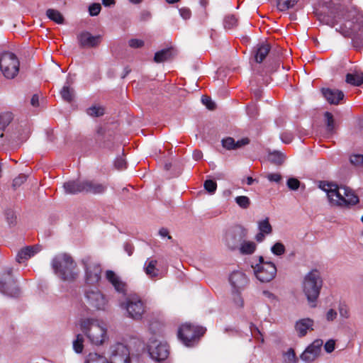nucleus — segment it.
Segmentation results:
<instances>
[{"label": "nucleus", "mask_w": 363, "mask_h": 363, "mask_svg": "<svg viewBox=\"0 0 363 363\" xmlns=\"http://www.w3.org/2000/svg\"><path fill=\"white\" fill-rule=\"evenodd\" d=\"M39 251L38 246H27L22 248L17 254L16 259L18 263H22L34 256Z\"/></svg>", "instance_id": "393cba45"}, {"label": "nucleus", "mask_w": 363, "mask_h": 363, "mask_svg": "<svg viewBox=\"0 0 363 363\" xmlns=\"http://www.w3.org/2000/svg\"><path fill=\"white\" fill-rule=\"evenodd\" d=\"M12 269L8 268L0 277V291L9 296H18L20 289L11 276Z\"/></svg>", "instance_id": "f8f14e48"}, {"label": "nucleus", "mask_w": 363, "mask_h": 363, "mask_svg": "<svg viewBox=\"0 0 363 363\" xmlns=\"http://www.w3.org/2000/svg\"><path fill=\"white\" fill-rule=\"evenodd\" d=\"M267 159L276 165H281L284 161V155L280 152L274 151L268 155Z\"/></svg>", "instance_id": "72a5a7b5"}, {"label": "nucleus", "mask_w": 363, "mask_h": 363, "mask_svg": "<svg viewBox=\"0 0 363 363\" xmlns=\"http://www.w3.org/2000/svg\"><path fill=\"white\" fill-rule=\"evenodd\" d=\"M60 95L64 101L70 103L74 99V91L69 85L65 84L60 91Z\"/></svg>", "instance_id": "7c9ffc66"}, {"label": "nucleus", "mask_w": 363, "mask_h": 363, "mask_svg": "<svg viewBox=\"0 0 363 363\" xmlns=\"http://www.w3.org/2000/svg\"><path fill=\"white\" fill-rule=\"evenodd\" d=\"M0 69L7 79H13L19 71V61L12 52H4L0 56Z\"/></svg>", "instance_id": "6e6552de"}, {"label": "nucleus", "mask_w": 363, "mask_h": 363, "mask_svg": "<svg viewBox=\"0 0 363 363\" xmlns=\"http://www.w3.org/2000/svg\"><path fill=\"white\" fill-rule=\"evenodd\" d=\"M55 274L63 281H73L77 277V264L67 254L56 255L51 262Z\"/></svg>", "instance_id": "20e7f679"}, {"label": "nucleus", "mask_w": 363, "mask_h": 363, "mask_svg": "<svg viewBox=\"0 0 363 363\" xmlns=\"http://www.w3.org/2000/svg\"><path fill=\"white\" fill-rule=\"evenodd\" d=\"M313 320L311 318H303L298 320L295 325V330L299 337H303L307 334L308 330H312Z\"/></svg>", "instance_id": "b1692460"}, {"label": "nucleus", "mask_w": 363, "mask_h": 363, "mask_svg": "<svg viewBox=\"0 0 363 363\" xmlns=\"http://www.w3.org/2000/svg\"><path fill=\"white\" fill-rule=\"evenodd\" d=\"M238 26V18L235 16L230 14L223 19V26L226 30H230Z\"/></svg>", "instance_id": "c9c22d12"}, {"label": "nucleus", "mask_w": 363, "mask_h": 363, "mask_svg": "<svg viewBox=\"0 0 363 363\" xmlns=\"http://www.w3.org/2000/svg\"><path fill=\"white\" fill-rule=\"evenodd\" d=\"M323 285L320 273L317 269H312L306 274L303 281V291L312 307L315 306V302L319 296Z\"/></svg>", "instance_id": "39448f33"}, {"label": "nucleus", "mask_w": 363, "mask_h": 363, "mask_svg": "<svg viewBox=\"0 0 363 363\" xmlns=\"http://www.w3.org/2000/svg\"><path fill=\"white\" fill-rule=\"evenodd\" d=\"M229 281L233 287V291L242 290L248 284V279L244 272L234 271L229 277Z\"/></svg>", "instance_id": "6ab92c4d"}, {"label": "nucleus", "mask_w": 363, "mask_h": 363, "mask_svg": "<svg viewBox=\"0 0 363 363\" xmlns=\"http://www.w3.org/2000/svg\"><path fill=\"white\" fill-rule=\"evenodd\" d=\"M325 118L326 121L327 130L328 132L332 133L335 128V121L333 118V116L330 112H325Z\"/></svg>", "instance_id": "37998d69"}, {"label": "nucleus", "mask_w": 363, "mask_h": 363, "mask_svg": "<svg viewBox=\"0 0 363 363\" xmlns=\"http://www.w3.org/2000/svg\"><path fill=\"white\" fill-rule=\"evenodd\" d=\"M89 116L92 117H99L104 114V108L101 106H93L86 110Z\"/></svg>", "instance_id": "58836bf2"}, {"label": "nucleus", "mask_w": 363, "mask_h": 363, "mask_svg": "<svg viewBox=\"0 0 363 363\" xmlns=\"http://www.w3.org/2000/svg\"><path fill=\"white\" fill-rule=\"evenodd\" d=\"M298 0H277V8L279 11H286L294 7Z\"/></svg>", "instance_id": "e433bc0d"}, {"label": "nucleus", "mask_w": 363, "mask_h": 363, "mask_svg": "<svg viewBox=\"0 0 363 363\" xmlns=\"http://www.w3.org/2000/svg\"><path fill=\"white\" fill-rule=\"evenodd\" d=\"M106 278L113 285L116 291L118 293H124L125 291V283L113 271L107 270L106 272Z\"/></svg>", "instance_id": "412c9836"}, {"label": "nucleus", "mask_w": 363, "mask_h": 363, "mask_svg": "<svg viewBox=\"0 0 363 363\" xmlns=\"http://www.w3.org/2000/svg\"><path fill=\"white\" fill-rule=\"evenodd\" d=\"M247 230L242 225H235L225 233V242L227 247L235 250L239 247L242 241L247 237Z\"/></svg>", "instance_id": "9b49d317"}, {"label": "nucleus", "mask_w": 363, "mask_h": 363, "mask_svg": "<svg viewBox=\"0 0 363 363\" xmlns=\"http://www.w3.org/2000/svg\"><path fill=\"white\" fill-rule=\"evenodd\" d=\"M174 54V50L173 48L161 50L155 54L154 61L157 63L163 62L166 60H170Z\"/></svg>", "instance_id": "cd10ccee"}, {"label": "nucleus", "mask_w": 363, "mask_h": 363, "mask_svg": "<svg viewBox=\"0 0 363 363\" xmlns=\"http://www.w3.org/2000/svg\"><path fill=\"white\" fill-rule=\"evenodd\" d=\"M300 182L296 178H290L286 182L288 188L293 191L297 190L300 186Z\"/></svg>", "instance_id": "8fccbe9b"}, {"label": "nucleus", "mask_w": 363, "mask_h": 363, "mask_svg": "<svg viewBox=\"0 0 363 363\" xmlns=\"http://www.w3.org/2000/svg\"><path fill=\"white\" fill-rule=\"evenodd\" d=\"M101 9V6L100 4L94 3L89 6V12L90 16H97Z\"/></svg>", "instance_id": "3c124183"}, {"label": "nucleus", "mask_w": 363, "mask_h": 363, "mask_svg": "<svg viewBox=\"0 0 363 363\" xmlns=\"http://www.w3.org/2000/svg\"><path fill=\"white\" fill-rule=\"evenodd\" d=\"M339 313L341 317L344 318H349V309L345 305H340Z\"/></svg>", "instance_id": "13d9d810"}, {"label": "nucleus", "mask_w": 363, "mask_h": 363, "mask_svg": "<svg viewBox=\"0 0 363 363\" xmlns=\"http://www.w3.org/2000/svg\"><path fill=\"white\" fill-rule=\"evenodd\" d=\"M6 218L9 224H13L15 222L16 216L12 210L8 209L5 211Z\"/></svg>", "instance_id": "5fc2aeb1"}, {"label": "nucleus", "mask_w": 363, "mask_h": 363, "mask_svg": "<svg viewBox=\"0 0 363 363\" xmlns=\"http://www.w3.org/2000/svg\"><path fill=\"white\" fill-rule=\"evenodd\" d=\"M82 264L85 271L86 281L89 284H96L101 279V267L100 264L91 256L82 259Z\"/></svg>", "instance_id": "1a4fd4ad"}, {"label": "nucleus", "mask_w": 363, "mask_h": 363, "mask_svg": "<svg viewBox=\"0 0 363 363\" xmlns=\"http://www.w3.org/2000/svg\"><path fill=\"white\" fill-rule=\"evenodd\" d=\"M204 189L211 194H214L217 189V184L216 182L208 179L204 182Z\"/></svg>", "instance_id": "a18cd8bd"}, {"label": "nucleus", "mask_w": 363, "mask_h": 363, "mask_svg": "<svg viewBox=\"0 0 363 363\" xmlns=\"http://www.w3.org/2000/svg\"><path fill=\"white\" fill-rule=\"evenodd\" d=\"M149 354L152 359L156 361H163L169 355V349L166 343L152 342L148 346Z\"/></svg>", "instance_id": "2eb2a0df"}, {"label": "nucleus", "mask_w": 363, "mask_h": 363, "mask_svg": "<svg viewBox=\"0 0 363 363\" xmlns=\"http://www.w3.org/2000/svg\"><path fill=\"white\" fill-rule=\"evenodd\" d=\"M84 337L82 334H78L75 340L73 342V348L77 353H81L84 349Z\"/></svg>", "instance_id": "ea45409f"}, {"label": "nucleus", "mask_w": 363, "mask_h": 363, "mask_svg": "<svg viewBox=\"0 0 363 363\" xmlns=\"http://www.w3.org/2000/svg\"><path fill=\"white\" fill-rule=\"evenodd\" d=\"M350 162L356 167L363 166V155L355 154L350 156Z\"/></svg>", "instance_id": "c03bdc74"}, {"label": "nucleus", "mask_w": 363, "mask_h": 363, "mask_svg": "<svg viewBox=\"0 0 363 363\" xmlns=\"http://www.w3.org/2000/svg\"><path fill=\"white\" fill-rule=\"evenodd\" d=\"M46 15L48 18L56 23L62 24L64 23V17L57 10L49 9L46 11Z\"/></svg>", "instance_id": "2f4dec72"}, {"label": "nucleus", "mask_w": 363, "mask_h": 363, "mask_svg": "<svg viewBox=\"0 0 363 363\" xmlns=\"http://www.w3.org/2000/svg\"><path fill=\"white\" fill-rule=\"evenodd\" d=\"M202 102L203 104H205L206 106V107L210 109V110H213L215 108V104L214 102H213L211 99L210 97L208 96H203L202 97Z\"/></svg>", "instance_id": "4d7b16f0"}, {"label": "nucleus", "mask_w": 363, "mask_h": 363, "mask_svg": "<svg viewBox=\"0 0 363 363\" xmlns=\"http://www.w3.org/2000/svg\"><path fill=\"white\" fill-rule=\"evenodd\" d=\"M270 51V45L267 43H260L254 49L255 59L258 63H261Z\"/></svg>", "instance_id": "bb28decb"}, {"label": "nucleus", "mask_w": 363, "mask_h": 363, "mask_svg": "<svg viewBox=\"0 0 363 363\" xmlns=\"http://www.w3.org/2000/svg\"><path fill=\"white\" fill-rule=\"evenodd\" d=\"M322 340H315L301 354V359L307 363L313 362L320 354L323 345Z\"/></svg>", "instance_id": "f3484780"}, {"label": "nucleus", "mask_w": 363, "mask_h": 363, "mask_svg": "<svg viewBox=\"0 0 363 363\" xmlns=\"http://www.w3.org/2000/svg\"><path fill=\"white\" fill-rule=\"evenodd\" d=\"M156 259H147L144 264V271L147 276L151 279L157 278L160 275V269L157 267Z\"/></svg>", "instance_id": "a878e982"}, {"label": "nucleus", "mask_w": 363, "mask_h": 363, "mask_svg": "<svg viewBox=\"0 0 363 363\" xmlns=\"http://www.w3.org/2000/svg\"><path fill=\"white\" fill-rule=\"evenodd\" d=\"M335 341L333 340H329L324 345L325 350L328 353H331L335 350Z\"/></svg>", "instance_id": "bf43d9fd"}, {"label": "nucleus", "mask_w": 363, "mask_h": 363, "mask_svg": "<svg viewBox=\"0 0 363 363\" xmlns=\"http://www.w3.org/2000/svg\"><path fill=\"white\" fill-rule=\"evenodd\" d=\"M315 15L322 23L335 28L345 37L351 38L356 49L363 48V13L346 11L341 5L324 0Z\"/></svg>", "instance_id": "f257e3e1"}, {"label": "nucleus", "mask_w": 363, "mask_h": 363, "mask_svg": "<svg viewBox=\"0 0 363 363\" xmlns=\"http://www.w3.org/2000/svg\"><path fill=\"white\" fill-rule=\"evenodd\" d=\"M39 99H40V96L38 94H33L30 99V104L33 107H38L40 105Z\"/></svg>", "instance_id": "0e129e2a"}, {"label": "nucleus", "mask_w": 363, "mask_h": 363, "mask_svg": "<svg viewBox=\"0 0 363 363\" xmlns=\"http://www.w3.org/2000/svg\"><path fill=\"white\" fill-rule=\"evenodd\" d=\"M63 188L66 194H77L84 193V180H70L65 182Z\"/></svg>", "instance_id": "5701e85b"}, {"label": "nucleus", "mask_w": 363, "mask_h": 363, "mask_svg": "<svg viewBox=\"0 0 363 363\" xmlns=\"http://www.w3.org/2000/svg\"><path fill=\"white\" fill-rule=\"evenodd\" d=\"M77 39L81 48H91L97 47L101 43L102 36L93 35L88 31H82L77 35Z\"/></svg>", "instance_id": "dca6fc26"}, {"label": "nucleus", "mask_w": 363, "mask_h": 363, "mask_svg": "<svg viewBox=\"0 0 363 363\" xmlns=\"http://www.w3.org/2000/svg\"><path fill=\"white\" fill-rule=\"evenodd\" d=\"M179 13L181 16L185 20L190 18L191 15L190 9L186 7L180 9Z\"/></svg>", "instance_id": "680f3d73"}, {"label": "nucleus", "mask_w": 363, "mask_h": 363, "mask_svg": "<svg viewBox=\"0 0 363 363\" xmlns=\"http://www.w3.org/2000/svg\"><path fill=\"white\" fill-rule=\"evenodd\" d=\"M115 167L118 170H123L126 168V162L122 157H118L114 162Z\"/></svg>", "instance_id": "603ef678"}, {"label": "nucleus", "mask_w": 363, "mask_h": 363, "mask_svg": "<svg viewBox=\"0 0 363 363\" xmlns=\"http://www.w3.org/2000/svg\"><path fill=\"white\" fill-rule=\"evenodd\" d=\"M321 91L324 98L330 104L337 105L344 98L343 92L338 89L323 88Z\"/></svg>", "instance_id": "aec40b11"}, {"label": "nucleus", "mask_w": 363, "mask_h": 363, "mask_svg": "<svg viewBox=\"0 0 363 363\" xmlns=\"http://www.w3.org/2000/svg\"><path fill=\"white\" fill-rule=\"evenodd\" d=\"M337 317V312L333 309H330L326 313V318L328 321H333Z\"/></svg>", "instance_id": "69168bd1"}, {"label": "nucleus", "mask_w": 363, "mask_h": 363, "mask_svg": "<svg viewBox=\"0 0 363 363\" xmlns=\"http://www.w3.org/2000/svg\"><path fill=\"white\" fill-rule=\"evenodd\" d=\"M109 363H130V351L126 345L116 342L110 347Z\"/></svg>", "instance_id": "ddd939ff"}, {"label": "nucleus", "mask_w": 363, "mask_h": 363, "mask_svg": "<svg viewBox=\"0 0 363 363\" xmlns=\"http://www.w3.org/2000/svg\"><path fill=\"white\" fill-rule=\"evenodd\" d=\"M221 143L223 147L226 150H237L248 145L250 143V139L247 138H244L241 140L235 141L234 138L231 137H227L222 140Z\"/></svg>", "instance_id": "4be33fe9"}, {"label": "nucleus", "mask_w": 363, "mask_h": 363, "mask_svg": "<svg viewBox=\"0 0 363 363\" xmlns=\"http://www.w3.org/2000/svg\"><path fill=\"white\" fill-rule=\"evenodd\" d=\"M267 178L270 182L279 183L281 180V175L278 173H271L267 176Z\"/></svg>", "instance_id": "052dcab7"}, {"label": "nucleus", "mask_w": 363, "mask_h": 363, "mask_svg": "<svg viewBox=\"0 0 363 363\" xmlns=\"http://www.w3.org/2000/svg\"><path fill=\"white\" fill-rule=\"evenodd\" d=\"M256 277L261 282H269L272 281L277 274V267L271 262H266L262 265L257 264L254 268Z\"/></svg>", "instance_id": "4468645a"}, {"label": "nucleus", "mask_w": 363, "mask_h": 363, "mask_svg": "<svg viewBox=\"0 0 363 363\" xmlns=\"http://www.w3.org/2000/svg\"><path fill=\"white\" fill-rule=\"evenodd\" d=\"M240 291H233V300H234V302L235 303L239 306V307H242L243 306V300L242 298H241L240 295Z\"/></svg>", "instance_id": "864d4df0"}, {"label": "nucleus", "mask_w": 363, "mask_h": 363, "mask_svg": "<svg viewBox=\"0 0 363 363\" xmlns=\"http://www.w3.org/2000/svg\"><path fill=\"white\" fill-rule=\"evenodd\" d=\"M124 250L128 253L129 256H131L134 251V247L129 242H125L123 245Z\"/></svg>", "instance_id": "338daca9"}, {"label": "nucleus", "mask_w": 363, "mask_h": 363, "mask_svg": "<svg viewBox=\"0 0 363 363\" xmlns=\"http://www.w3.org/2000/svg\"><path fill=\"white\" fill-rule=\"evenodd\" d=\"M236 203L242 208L247 209L250 206V199L246 196H239L235 197Z\"/></svg>", "instance_id": "a19ab883"}, {"label": "nucleus", "mask_w": 363, "mask_h": 363, "mask_svg": "<svg viewBox=\"0 0 363 363\" xmlns=\"http://www.w3.org/2000/svg\"><path fill=\"white\" fill-rule=\"evenodd\" d=\"M13 120V113L5 112L0 115V130L3 131Z\"/></svg>", "instance_id": "f704fd0d"}, {"label": "nucleus", "mask_w": 363, "mask_h": 363, "mask_svg": "<svg viewBox=\"0 0 363 363\" xmlns=\"http://www.w3.org/2000/svg\"><path fill=\"white\" fill-rule=\"evenodd\" d=\"M79 325L82 332L92 345H102L108 340L107 328L97 319H82Z\"/></svg>", "instance_id": "7ed1b4c3"}, {"label": "nucleus", "mask_w": 363, "mask_h": 363, "mask_svg": "<svg viewBox=\"0 0 363 363\" xmlns=\"http://www.w3.org/2000/svg\"><path fill=\"white\" fill-rule=\"evenodd\" d=\"M84 193L90 194H103L107 189L108 185L105 182H99L96 180H84Z\"/></svg>", "instance_id": "a211bd4d"}, {"label": "nucleus", "mask_w": 363, "mask_h": 363, "mask_svg": "<svg viewBox=\"0 0 363 363\" xmlns=\"http://www.w3.org/2000/svg\"><path fill=\"white\" fill-rule=\"evenodd\" d=\"M128 44L131 48H139L144 45V42L142 40L131 39L129 40Z\"/></svg>", "instance_id": "6e6d98bb"}, {"label": "nucleus", "mask_w": 363, "mask_h": 363, "mask_svg": "<svg viewBox=\"0 0 363 363\" xmlns=\"http://www.w3.org/2000/svg\"><path fill=\"white\" fill-rule=\"evenodd\" d=\"M284 355L290 363H297L298 358L296 355L295 351L293 348H289Z\"/></svg>", "instance_id": "49530a36"}, {"label": "nucleus", "mask_w": 363, "mask_h": 363, "mask_svg": "<svg viewBox=\"0 0 363 363\" xmlns=\"http://www.w3.org/2000/svg\"><path fill=\"white\" fill-rule=\"evenodd\" d=\"M121 306L126 310L128 317L136 320H140L145 312L144 302L136 295L129 296Z\"/></svg>", "instance_id": "9d476101"}, {"label": "nucleus", "mask_w": 363, "mask_h": 363, "mask_svg": "<svg viewBox=\"0 0 363 363\" xmlns=\"http://www.w3.org/2000/svg\"><path fill=\"white\" fill-rule=\"evenodd\" d=\"M271 251L274 255L280 256L284 254L286 249L281 242H277L271 247Z\"/></svg>", "instance_id": "79ce46f5"}, {"label": "nucleus", "mask_w": 363, "mask_h": 363, "mask_svg": "<svg viewBox=\"0 0 363 363\" xmlns=\"http://www.w3.org/2000/svg\"><path fill=\"white\" fill-rule=\"evenodd\" d=\"M258 227L260 232L269 235L272 232V227L269 222V218H267L258 223Z\"/></svg>", "instance_id": "4c0bfd02"}, {"label": "nucleus", "mask_w": 363, "mask_h": 363, "mask_svg": "<svg viewBox=\"0 0 363 363\" xmlns=\"http://www.w3.org/2000/svg\"><path fill=\"white\" fill-rule=\"evenodd\" d=\"M27 179V176L26 174H19L13 180V187L16 189L21 186Z\"/></svg>", "instance_id": "09e8293b"}, {"label": "nucleus", "mask_w": 363, "mask_h": 363, "mask_svg": "<svg viewBox=\"0 0 363 363\" xmlns=\"http://www.w3.org/2000/svg\"><path fill=\"white\" fill-rule=\"evenodd\" d=\"M281 139L284 143H290L293 140V135L290 133H282Z\"/></svg>", "instance_id": "e2e57ef3"}, {"label": "nucleus", "mask_w": 363, "mask_h": 363, "mask_svg": "<svg viewBox=\"0 0 363 363\" xmlns=\"http://www.w3.org/2000/svg\"><path fill=\"white\" fill-rule=\"evenodd\" d=\"M319 188L326 192L330 204L341 208H350L359 203V197L347 186L333 182H320Z\"/></svg>", "instance_id": "f03ea898"}, {"label": "nucleus", "mask_w": 363, "mask_h": 363, "mask_svg": "<svg viewBox=\"0 0 363 363\" xmlns=\"http://www.w3.org/2000/svg\"><path fill=\"white\" fill-rule=\"evenodd\" d=\"M346 82L353 86H361L363 84V72L354 71L346 75Z\"/></svg>", "instance_id": "c85d7f7f"}, {"label": "nucleus", "mask_w": 363, "mask_h": 363, "mask_svg": "<svg viewBox=\"0 0 363 363\" xmlns=\"http://www.w3.org/2000/svg\"><path fill=\"white\" fill-rule=\"evenodd\" d=\"M250 330H251L252 335H253V337L255 339L259 340L262 343L264 342V340L263 335L256 325L252 324L250 326Z\"/></svg>", "instance_id": "de8ad7c7"}, {"label": "nucleus", "mask_w": 363, "mask_h": 363, "mask_svg": "<svg viewBox=\"0 0 363 363\" xmlns=\"http://www.w3.org/2000/svg\"><path fill=\"white\" fill-rule=\"evenodd\" d=\"M84 301L90 308L106 311L108 306L106 296L96 286H88L84 289Z\"/></svg>", "instance_id": "423d86ee"}, {"label": "nucleus", "mask_w": 363, "mask_h": 363, "mask_svg": "<svg viewBox=\"0 0 363 363\" xmlns=\"http://www.w3.org/2000/svg\"><path fill=\"white\" fill-rule=\"evenodd\" d=\"M86 363H109L104 355L92 352L89 353L86 359Z\"/></svg>", "instance_id": "473e14b6"}, {"label": "nucleus", "mask_w": 363, "mask_h": 363, "mask_svg": "<svg viewBox=\"0 0 363 363\" xmlns=\"http://www.w3.org/2000/svg\"><path fill=\"white\" fill-rule=\"evenodd\" d=\"M238 248L241 254L251 255L256 250V244L252 241H243Z\"/></svg>", "instance_id": "c756f323"}, {"label": "nucleus", "mask_w": 363, "mask_h": 363, "mask_svg": "<svg viewBox=\"0 0 363 363\" xmlns=\"http://www.w3.org/2000/svg\"><path fill=\"white\" fill-rule=\"evenodd\" d=\"M159 234L161 237H167L168 239H171L172 237L169 235V231L167 228H162L160 230H159Z\"/></svg>", "instance_id": "774afa93"}, {"label": "nucleus", "mask_w": 363, "mask_h": 363, "mask_svg": "<svg viewBox=\"0 0 363 363\" xmlns=\"http://www.w3.org/2000/svg\"><path fill=\"white\" fill-rule=\"evenodd\" d=\"M205 332L206 329L203 327L185 323L179 328L178 337L186 346H191Z\"/></svg>", "instance_id": "0eeeda50"}]
</instances>
